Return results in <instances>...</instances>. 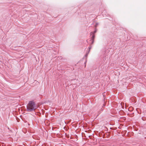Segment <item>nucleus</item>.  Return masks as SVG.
Segmentation results:
<instances>
[{"instance_id":"4","label":"nucleus","mask_w":146,"mask_h":146,"mask_svg":"<svg viewBox=\"0 0 146 146\" xmlns=\"http://www.w3.org/2000/svg\"><path fill=\"white\" fill-rule=\"evenodd\" d=\"M87 56V54H86V55H85V56Z\"/></svg>"},{"instance_id":"3","label":"nucleus","mask_w":146,"mask_h":146,"mask_svg":"<svg viewBox=\"0 0 146 146\" xmlns=\"http://www.w3.org/2000/svg\"><path fill=\"white\" fill-rule=\"evenodd\" d=\"M91 48V46L90 47H89V51H90V49Z\"/></svg>"},{"instance_id":"5","label":"nucleus","mask_w":146,"mask_h":146,"mask_svg":"<svg viewBox=\"0 0 146 146\" xmlns=\"http://www.w3.org/2000/svg\"><path fill=\"white\" fill-rule=\"evenodd\" d=\"M103 106H105V105L104 104L103 105Z\"/></svg>"},{"instance_id":"1","label":"nucleus","mask_w":146,"mask_h":146,"mask_svg":"<svg viewBox=\"0 0 146 146\" xmlns=\"http://www.w3.org/2000/svg\"><path fill=\"white\" fill-rule=\"evenodd\" d=\"M38 107V106L32 101L30 102L27 106V111H35Z\"/></svg>"},{"instance_id":"2","label":"nucleus","mask_w":146,"mask_h":146,"mask_svg":"<svg viewBox=\"0 0 146 146\" xmlns=\"http://www.w3.org/2000/svg\"><path fill=\"white\" fill-rule=\"evenodd\" d=\"M96 32V30H95L94 32H92L90 33V35H92V36L91 37V44H93L94 42V38L95 37V35H94V34Z\"/></svg>"}]
</instances>
